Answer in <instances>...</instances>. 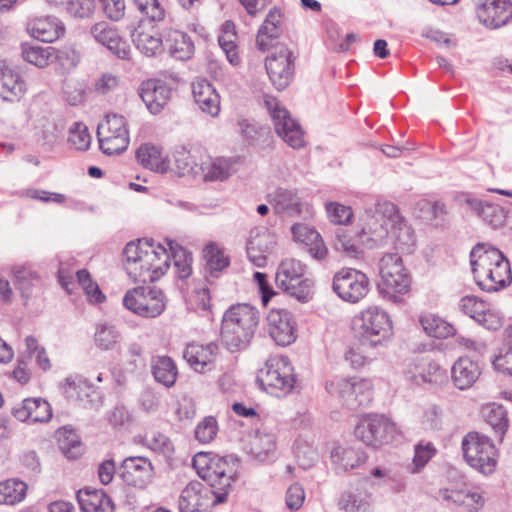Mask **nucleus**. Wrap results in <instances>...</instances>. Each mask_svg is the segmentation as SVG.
Listing matches in <instances>:
<instances>
[{
	"mask_svg": "<svg viewBox=\"0 0 512 512\" xmlns=\"http://www.w3.org/2000/svg\"><path fill=\"white\" fill-rule=\"evenodd\" d=\"M361 234L374 245L389 242L402 253H411L416 244L414 230L389 201L377 202L366 211Z\"/></svg>",
	"mask_w": 512,
	"mask_h": 512,
	"instance_id": "obj_1",
	"label": "nucleus"
},
{
	"mask_svg": "<svg viewBox=\"0 0 512 512\" xmlns=\"http://www.w3.org/2000/svg\"><path fill=\"white\" fill-rule=\"evenodd\" d=\"M124 268L134 282H154L170 267L168 249L154 240H138L126 244L123 250Z\"/></svg>",
	"mask_w": 512,
	"mask_h": 512,
	"instance_id": "obj_2",
	"label": "nucleus"
},
{
	"mask_svg": "<svg viewBox=\"0 0 512 512\" xmlns=\"http://www.w3.org/2000/svg\"><path fill=\"white\" fill-rule=\"evenodd\" d=\"M470 264L477 285L484 291L496 292L512 281L510 263L495 247L477 244L470 253Z\"/></svg>",
	"mask_w": 512,
	"mask_h": 512,
	"instance_id": "obj_3",
	"label": "nucleus"
},
{
	"mask_svg": "<svg viewBox=\"0 0 512 512\" xmlns=\"http://www.w3.org/2000/svg\"><path fill=\"white\" fill-rule=\"evenodd\" d=\"M259 320V311L250 304L238 303L230 306L221 321L222 344L230 352L246 349L255 335Z\"/></svg>",
	"mask_w": 512,
	"mask_h": 512,
	"instance_id": "obj_4",
	"label": "nucleus"
},
{
	"mask_svg": "<svg viewBox=\"0 0 512 512\" xmlns=\"http://www.w3.org/2000/svg\"><path fill=\"white\" fill-rule=\"evenodd\" d=\"M353 329L359 340L371 347L382 345L393 336L390 315L378 306H370L355 316Z\"/></svg>",
	"mask_w": 512,
	"mask_h": 512,
	"instance_id": "obj_5",
	"label": "nucleus"
},
{
	"mask_svg": "<svg viewBox=\"0 0 512 512\" xmlns=\"http://www.w3.org/2000/svg\"><path fill=\"white\" fill-rule=\"evenodd\" d=\"M378 290L383 298L394 303L410 290L411 277L397 253H387L379 261Z\"/></svg>",
	"mask_w": 512,
	"mask_h": 512,
	"instance_id": "obj_6",
	"label": "nucleus"
},
{
	"mask_svg": "<svg viewBox=\"0 0 512 512\" xmlns=\"http://www.w3.org/2000/svg\"><path fill=\"white\" fill-rule=\"evenodd\" d=\"M306 269V265L297 259L282 260L275 274L277 287L300 302L309 301L312 298L314 282L306 277Z\"/></svg>",
	"mask_w": 512,
	"mask_h": 512,
	"instance_id": "obj_7",
	"label": "nucleus"
},
{
	"mask_svg": "<svg viewBox=\"0 0 512 512\" xmlns=\"http://www.w3.org/2000/svg\"><path fill=\"white\" fill-rule=\"evenodd\" d=\"M465 461L484 475L492 474L498 463V453L493 442L485 435L470 432L462 440Z\"/></svg>",
	"mask_w": 512,
	"mask_h": 512,
	"instance_id": "obj_8",
	"label": "nucleus"
},
{
	"mask_svg": "<svg viewBox=\"0 0 512 512\" xmlns=\"http://www.w3.org/2000/svg\"><path fill=\"white\" fill-rule=\"evenodd\" d=\"M257 381L268 393L277 397L285 396L294 387L293 368L285 357L270 359L260 370Z\"/></svg>",
	"mask_w": 512,
	"mask_h": 512,
	"instance_id": "obj_9",
	"label": "nucleus"
},
{
	"mask_svg": "<svg viewBox=\"0 0 512 512\" xmlns=\"http://www.w3.org/2000/svg\"><path fill=\"white\" fill-rule=\"evenodd\" d=\"M326 390L336 397L342 405L350 409L364 406L372 400L373 386L369 379L349 378L327 382Z\"/></svg>",
	"mask_w": 512,
	"mask_h": 512,
	"instance_id": "obj_10",
	"label": "nucleus"
},
{
	"mask_svg": "<svg viewBox=\"0 0 512 512\" xmlns=\"http://www.w3.org/2000/svg\"><path fill=\"white\" fill-rule=\"evenodd\" d=\"M123 305L134 314L154 318L165 310L166 297L163 291L156 287L138 286L125 293Z\"/></svg>",
	"mask_w": 512,
	"mask_h": 512,
	"instance_id": "obj_11",
	"label": "nucleus"
},
{
	"mask_svg": "<svg viewBox=\"0 0 512 512\" xmlns=\"http://www.w3.org/2000/svg\"><path fill=\"white\" fill-rule=\"evenodd\" d=\"M296 55L286 44L278 43L266 57L265 68L273 86L281 91L292 82Z\"/></svg>",
	"mask_w": 512,
	"mask_h": 512,
	"instance_id": "obj_12",
	"label": "nucleus"
},
{
	"mask_svg": "<svg viewBox=\"0 0 512 512\" xmlns=\"http://www.w3.org/2000/svg\"><path fill=\"white\" fill-rule=\"evenodd\" d=\"M99 147L106 155L119 154L129 144V131L124 116L108 114L97 127Z\"/></svg>",
	"mask_w": 512,
	"mask_h": 512,
	"instance_id": "obj_13",
	"label": "nucleus"
},
{
	"mask_svg": "<svg viewBox=\"0 0 512 512\" xmlns=\"http://www.w3.org/2000/svg\"><path fill=\"white\" fill-rule=\"evenodd\" d=\"M395 424L383 415L368 414L360 418L354 434L365 445L379 448L389 443L395 435Z\"/></svg>",
	"mask_w": 512,
	"mask_h": 512,
	"instance_id": "obj_14",
	"label": "nucleus"
},
{
	"mask_svg": "<svg viewBox=\"0 0 512 512\" xmlns=\"http://www.w3.org/2000/svg\"><path fill=\"white\" fill-rule=\"evenodd\" d=\"M265 104L278 136L293 149L302 148L305 145V139L300 124L291 117L289 111L277 99L268 98Z\"/></svg>",
	"mask_w": 512,
	"mask_h": 512,
	"instance_id": "obj_15",
	"label": "nucleus"
},
{
	"mask_svg": "<svg viewBox=\"0 0 512 512\" xmlns=\"http://www.w3.org/2000/svg\"><path fill=\"white\" fill-rule=\"evenodd\" d=\"M332 288L342 300L357 303L368 294L370 281L367 275L360 270L342 268L335 273Z\"/></svg>",
	"mask_w": 512,
	"mask_h": 512,
	"instance_id": "obj_16",
	"label": "nucleus"
},
{
	"mask_svg": "<svg viewBox=\"0 0 512 512\" xmlns=\"http://www.w3.org/2000/svg\"><path fill=\"white\" fill-rule=\"evenodd\" d=\"M266 321L269 335L278 345L287 346L296 340V321L287 309H270Z\"/></svg>",
	"mask_w": 512,
	"mask_h": 512,
	"instance_id": "obj_17",
	"label": "nucleus"
},
{
	"mask_svg": "<svg viewBox=\"0 0 512 512\" xmlns=\"http://www.w3.org/2000/svg\"><path fill=\"white\" fill-rule=\"evenodd\" d=\"M119 475L127 485L143 489L152 482L154 466L146 457L129 456L122 461Z\"/></svg>",
	"mask_w": 512,
	"mask_h": 512,
	"instance_id": "obj_18",
	"label": "nucleus"
},
{
	"mask_svg": "<svg viewBox=\"0 0 512 512\" xmlns=\"http://www.w3.org/2000/svg\"><path fill=\"white\" fill-rule=\"evenodd\" d=\"M217 492L199 481L190 482L179 497L180 512H201L209 506H215Z\"/></svg>",
	"mask_w": 512,
	"mask_h": 512,
	"instance_id": "obj_19",
	"label": "nucleus"
},
{
	"mask_svg": "<svg viewBox=\"0 0 512 512\" xmlns=\"http://www.w3.org/2000/svg\"><path fill=\"white\" fill-rule=\"evenodd\" d=\"M234 473L235 469L229 464L227 458L218 455L213 456L209 471L204 480L209 483L208 487L217 492V500L214 501V504L225 501L228 488L233 482Z\"/></svg>",
	"mask_w": 512,
	"mask_h": 512,
	"instance_id": "obj_20",
	"label": "nucleus"
},
{
	"mask_svg": "<svg viewBox=\"0 0 512 512\" xmlns=\"http://www.w3.org/2000/svg\"><path fill=\"white\" fill-rule=\"evenodd\" d=\"M479 21L490 29H498L512 19V3L509 0H485L477 8Z\"/></svg>",
	"mask_w": 512,
	"mask_h": 512,
	"instance_id": "obj_21",
	"label": "nucleus"
},
{
	"mask_svg": "<svg viewBox=\"0 0 512 512\" xmlns=\"http://www.w3.org/2000/svg\"><path fill=\"white\" fill-rule=\"evenodd\" d=\"M276 243V236L267 229L252 231L246 245L248 259L255 266L264 267Z\"/></svg>",
	"mask_w": 512,
	"mask_h": 512,
	"instance_id": "obj_22",
	"label": "nucleus"
},
{
	"mask_svg": "<svg viewBox=\"0 0 512 512\" xmlns=\"http://www.w3.org/2000/svg\"><path fill=\"white\" fill-rule=\"evenodd\" d=\"M91 35L98 43L106 46L118 58H129L130 47L128 43L120 37L116 29L109 26L106 22H99L93 25Z\"/></svg>",
	"mask_w": 512,
	"mask_h": 512,
	"instance_id": "obj_23",
	"label": "nucleus"
},
{
	"mask_svg": "<svg viewBox=\"0 0 512 512\" xmlns=\"http://www.w3.org/2000/svg\"><path fill=\"white\" fill-rule=\"evenodd\" d=\"M140 96L148 110L157 114L170 100L171 88L161 80L149 79L142 83Z\"/></svg>",
	"mask_w": 512,
	"mask_h": 512,
	"instance_id": "obj_24",
	"label": "nucleus"
},
{
	"mask_svg": "<svg viewBox=\"0 0 512 512\" xmlns=\"http://www.w3.org/2000/svg\"><path fill=\"white\" fill-rule=\"evenodd\" d=\"M291 232L293 239L303 244L314 259L323 260L326 258L328 249L321 235L314 228L298 223L291 227Z\"/></svg>",
	"mask_w": 512,
	"mask_h": 512,
	"instance_id": "obj_25",
	"label": "nucleus"
},
{
	"mask_svg": "<svg viewBox=\"0 0 512 512\" xmlns=\"http://www.w3.org/2000/svg\"><path fill=\"white\" fill-rule=\"evenodd\" d=\"M192 93L199 109L215 117L220 112V97L215 88L205 79H197L192 83Z\"/></svg>",
	"mask_w": 512,
	"mask_h": 512,
	"instance_id": "obj_26",
	"label": "nucleus"
},
{
	"mask_svg": "<svg viewBox=\"0 0 512 512\" xmlns=\"http://www.w3.org/2000/svg\"><path fill=\"white\" fill-rule=\"evenodd\" d=\"M13 415L22 422H48L52 417V408L44 399L28 398L14 408Z\"/></svg>",
	"mask_w": 512,
	"mask_h": 512,
	"instance_id": "obj_27",
	"label": "nucleus"
},
{
	"mask_svg": "<svg viewBox=\"0 0 512 512\" xmlns=\"http://www.w3.org/2000/svg\"><path fill=\"white\" fill-rule=\"evenodd\" d=\"M26 86L18 72L0 61V98L14 102L25 94Z\"/></svg>",
	"mask_w": 512,
	"mask_h": 512,
	"instance_id": "obj_28",
	"label": "nucleus"
},
{
	"mask_svg": "<svg viewBox=\"0 0 512 512\" xmlns=\"http://www.w3.org/2000/svg\"><path fill=\"white\" fill-rule=\"evenodd\" d=\"M28 32L33 38L42 42H53L64 34L63 24L54 17H37L29 21Z\"/></svg>",
	"mask_w": 512,
	"mask_h": 512,
	"instance_id": "obj_29",
	"label": "nucleus"
},
{
	"mask_svg": "<svg viewBox=\"0 0 512 512\" xmlns=\"http://www.w3.org/2000/svg\"><path fill=\"white\" fill-rule=\"evenodd\" d=\"M481 375L478 362L468 357H460L451 368V378L460 390H466L474 385Z\"/></svg>",
	"mask_w": 512,
	"mask_h": 512,
	"instance_id": "obj_30",
	"label": "nucleus"
},
{
	"mask_svg": "<svg viewBox=\"0 0 512 512\" xmlns=\"http://www.w3.org/2000/svg\"><path fill=\"white\" fill-rule=\"evenodd\" d=\"M218 347L216 344H190L184 351L187 363L196 371L203 373L211 369Z\"/></svg>",
	"mask_w": 512,
	"mask_h": 512,
	"instance_id": "obj_31",
	"label": "nucleus"
},
{
	"mask_svg": "<svg viewBox=\"0 0 512 512\" xmlns=\"http://www.w3.org/2000/svg\"><path fill=\"white\" fill-rule=\"evenodd\" d=\"M164 44L163 48H167L169 54L177 60H188L194 53V44L186 33L175 30L167 29L164 31Z\"/></svg>",
	"mask_w": 512,
	"mask_h": 512,
	"instance_id": "obj_32",
	"label": "nucleus"
},
{
	"mask_svg": "<svg viewBox=\"0 0 512 512\" xmlns=\"http://www.w3.org/2000/svg\"><path fill=\"white\" fill-rule=\"evenodd\" d=\"M268 201L276 213L290 216L301 213V201L294 189L278 188L268 195Z\"/></svg>",
	"mask_w": 512,
	"mask_h": 512,
	"instance_id": "obj_33",
	"label": "nucleus"
},
{
	"mask_svg": "<svg viewBox=\"0 0 512 512\" xmlns=\"http://www.w3.org/2000/svg\"><path fill=\"white\" fill-rule=\"evenodd\" d=\"M137 161L145 168L158 173H166L169 169V160L163 150L153 144H142L136 151Z\"/></svg>",
	"mask_w": 512,
	"mask_h": 512,
	"instance_id": "obj_34",
	"label": "nucleus"
},
{
	"mask_svg": "<svg viewBox=\"0 0 512 512\" xmlns=\"http://www.w3.org/2000/svg\"><path fill=\"white\" fill-rule=\"evenodd\" d=\"M77 498L80 508L83 512L114 511V504L111 498L103 490H80L78 492Z\"/></svg>",
	"mask_w": 512,
	"mask_h": 512,
	"instance_id": "obj_35",
	"label": "nucleus"
},
{
	"mask_svg": "<svg viewBox=\"0 0 512 512\" xmlns=\"http://www.w3.org/2000/svg\"><path fill=\"white\" fill-rule=\"evenodd\" d=\"M136 48L147 57H154L163 51L164 37L153 28H137L132 34Z\"/></svg>",
	"mask_w": 512,
	"mask_h": 512,
	"instance_id": "obj_36",
	"label": "nucleus"
},
{
	"mask_svg": "<svg viewBox=\"0 0 512 512\" xmlns=\"http://www.w3.org/2000/svg\"><path fill=\"white\" fill-rule=\"evenodd\" d=\"M338 505L345 512H373V496L366 489L356 488L344 492Z\"/></svg>",
	"mask_w": 512,
	"mask_h": 512,
	"instance_id": "obj_37",
	"label": "nucleus"
},
{
	"mask_svg": "<svg viewBox=\"0 0 512 512\" xmlns=\"http://www.w3.org/2000/svg\"><path fill=\"white\" fill-rule=\"evenodd\" d=\"M331 459L337 470L346 472L362 465L367 456L361 449L339 446L332 450Z\"/></svg>",
	"mask_w": 512,
	"mask_h": 512,
	"instance_id": "obj_38",
	"label": "nucleus"
},
{
	"mask_svg": "<svg viewBox=\"0 0 512 512\" xmlns=\"http://www.w3.org/2000/svg\"><path fill=\"white\" fill-rule=\"evenodd\" d=\"M275 451L276 436L274 433L258 430L250 440L249 452L260 462L270 460Z\"/></svg>",
	"mask_w": 512,
	"mask_h": 512,
	"instance_id": "obj_39",
	"label": "nucleus"
},
{
	"mask_svg": "<svg viewBox=\"0 0 512 512\" xmlns=\"http://www.w3.org/2000/svg\"><path fill=\"white\" fill-rule=\"evenodd\" d=\"M232 160L226 158H207L201 161V174L205 182L224 181L231 175Z\"/></svg>",
	"mask_w": 512,
	"mask_h": 512,
	"instance_id": "obj_40",
	"label": "nucleus"
},
{
	"mask_svg": "<svg viewBox=\"0 0 512 512\" xmlns=\"http://www.w3.org/2000/svg\"><path fill=\"white\" fill-rule=\"evenodd\" d=\"M471 206L483 221L492 228L497 229L504 225L506 212L499 205L474 200L471 202Z\"/></svg>",
	"mask_w": 512,
	"mask_h": 512,
	"instance_id": "obj_41",
	"label": "nucleus"
},
{
	"mask_svg": "<svg viewBox=\"0 0 512 512\" xmlns=\"http://www.w3.org/2000/svg\"><path fill=\"white\" fill-rule=\"evenodd\" d=\"M419 322L428 336L435 338H447L454 335V327L443 318L432 314L425 313L420 316Z\"/></svg>",
	"mask_w": 512,
	"mask_h": 512,
	"instance_id": "obj_42",
	"label": "nucleus"
},
{
	"mask_svg": "<svg viewBox=\"0 0 512 512\" xmlns=\"http://www.w3.org/2000/svg\"><path fill=\"white\" fill-rule=\"evenodd\" d=\"M237 34L235 25L231 21H226L221 27V33L218 38L221 49L226 54L227 60L234 66L240 63V57L237 52Z\"/></svg>",
	"mask_w": 512,
	"mask_h": 512,
	"instance_id": "obj_43",
	"label": "nucleus"
},
{
	"mask_svg": "<svg viewBox=\"0 0 512 512\" xmlns=\"http://www.w3.org/2000/svg\"><path fill=\"white\" fill-rule=\"evenodd\" d=\"M152 373L155 380L163 384L165 387H171L175 384L177 368L170 357H156L152 362Z\"/></svg>",
	"mask_w": 512,
	"mask_h": 512,
	"instance_id": "obj_44",
	"label": "nucleus"
},
{
	"mask_svg": "<svg viewBox=\"0 0 512 512\" xmlns=\"http://www.w3.org/2000/svg\"><path fill=\"white\" fill-rule=\"evenodd\" d=\"M170 258H173L174 267L179 278L186 279L191 275L192 255L173 240H166Z\"/></svg>",
	"mask_w": 512,
	"mask_h": 512,
	"instance_id": "obj_45",
	"label": "nucleus"
},
{
	"mask_svg": "<svg viewBox=\"0 0 512 512\" xmlns=\"http://www.w3.org/2000/svg\"><path fill=\"white\" fill-rule=\"evenodd\" d=\"M27 492V485L17 479L0 482V504L15 505L21 502Z\"/></svg>",
	"mask_w": 512,
	"mask_h": 512,
	"instance_id": "obj_46",
	"label": "nucleus"
},
{
	"mask_svg": "<svg viewBox=\"0 0 512 512\" xmlns=\"http://www.w3.org/2000/svg\"><path fill=\"white\" fill-rule=\"evenodd\" d=\"M62 389L68 398L81 402L84 401V397L94 394L90 382L81 376L67 377L62 383Z\"/></svg>",
	"mask_w": 512,
	"mask_h": 512,
	"instance_id": "obj_47",
	"label": "nucleus"
},
{
	"mask_svg": "<svg viewBox=\"0 0 512 512\" xmlns=\"http://www.w3.org/2000/svg\"><path fill=\"white\" fill-rule=\"evenodd\" d=\"M21 50L23 59L39 68L48 66L55 54L54 47L33 46L29 44H23Z\"/></svg>",
	"mask_w": 512,
	"mask_h": 512,
	"instance_id": "obj_48",
	"label": "nucleus"
},
{
	"mask_svg": "<svg viewBox=\"0 0 512 512\" xmlns=\"http://www.w3.org/2000/svg\"><path fill=\"white\" fill-rule=\"evenodd\" d=\"M175 164L180 176L197 178L201 174V162H197V156L184 148L174 154Z\"/></svg>",
	"mask_w": 512,
	"mask_h": 512,
	"instance_id": "obj_49",
	"label": "nucleus"
},
{
	"mask_svg": "<svg viewBox=\"0 0 512 512\" xmlns=\"http://www.w3.org/2000/svg\"><path fill=\"white\" fill-rule=\"evenodd\" d=\"M483 416L486 422L494 429L502 439L508 428L507 412L501 405L490 404L483 408Z\"/></svg>",
	"mask_w": 512,
	"mask_h": 512,
	"instance_id": "obj_50",
	"label": "nucleus"
},
{
	"mask_svg": "<svg viewBox=\"0 0 512 512\" xmlns=\"http://www.w3.org/2000/svg\"><path fill=\"white\" fill-rule=\"evenodd\" d=\"M203 257L206 262V269L210 272H218L227 268L230 261L224 250L214 242L208 243L203 249Z\"/></svg>",
	"mask_w": 512,
	"mask_h": 512,
	"instance_id": "obj_51",
	"label": "nucleus"
},
{
	"mask_svg": "<svg viewBox=\"0 0 512 512\" xmlns=\"http://www.w3.org/2000/svg\"><path fill=\"white\" fill-rule=\"evenodd\" d=\"M121 339V333L115 326L103 323L96 327L94 334L95 344L101 350H112Z\"/></svg>",
	"mask_w": 512,
	"mask_h": 512,
	"instance_id": "obj_52",
	"label": "nucleus"
},
{
	"mask_svg": "<svg viewBox=\"0 0 512 512\" xmlns=\"http://www.w3.org/2000/svg\"><path fill=\"white\" fill-rule=\"evenodd\" d=\"M505 335V343L493 359V365L499 372L512 375V325L506 328Z\"/></svg>",
	"mask_w": 512,
	"mask_h": 512,
	"instance_id": "obj_53",
	"label": "nucleus"
},
{
	"mask_svg": "<svg viewBox=\"0 0 512 512\" xmlns=\"http://www.w3.org/2000/svg\"><path fill=\"white\" fill-rule=\"evenodd\" d=\"M356 238H362V235L353 236L348 230L340 228L336 232L334 246L336 250L344 253L346 256L358 258L361 250Z\"/></svg>",
	"mask_w": 512,
	"mask_h": 512,
	"instance_id": "obj_54",
	"label": "nucleus"
},
{
	"mask_svg": "<svg viewBox=\"0 0 512 512\" xmlns=\"http://www.w3.org/2000/svg\"><path fill=\"white\" fill-rule=\"evenodd\" d=\"M58 445L69 459H75L81 454V442L77 434L70 429L63 428L58 431Z\"/></svg>",
	"mask_w": 512,
	"mask_h": 512,
	"instance_id": "obj_55",
	"label": "nucleus"
},
{
	"mask_svg": "<svg viewBox=\"0 0 512 512\" xmlns=\"http://www.w3.org/2000/svg\"><path fill=\"white\" fill-rule=\"evenodd\" d=\"M143 444L149 449L167 456L174 450L173 443L166 435L153 430L145 433Z\"/></svg>",
	"mask_w": 512,
	"mask_h": 512,
	"instance_id": "obj_56",
	"label": "nucleus"
},
{
	"mask_svg": "<svg viewBox=\"0 0 512 512\" xmlns=\"http://www.w3.org/2000/svg\"><path fill=\"white\" fill-rule=\"evenodd\" d=\"M447 380L446 370L437 362L424 358L419 384H442Z\"/></svg>",
	"mask_w": 512,
	"mask_h": 512,
	"instance_id": "obj_57",
	"label": "nucleus"
},
{
	"mask_svg": "<svg viewBox=\"0 0 512 512\" xmlns=\"http://www.w3.org/2000/svg\"><path fill=\"white\" fill-rule=\"evenodd\" d=\"M76 275L78 283L83 288L90 302L100 303L105 299V296L99 289L98 284L92 280L91 275L87 270H78Z\"/></svg>",
	"mask_w": 512,
	"mask_h": 512,
	"instance_id": "obj_58",
	"label": "nucleus"
},
{
	"mask_svg": "<svg viewBox=\"0 0 512 512\" xmlns=\"http://www.w3.org/2000/svg\"><path fill=\"white\" fill-rule=\"evenodd\" d=\"M68 143L76 150H87L91 144V135L82 123H74L69 129Z\"/></svg>",
	"mask_w": 512,
	"mask_h": 512,
	"instance_id": "obj_59",
	"label": "nucleus"
},
{
	"mask_svg": "<svg viewBox=\"0 0 512 512\" xmlns=\"http://www.w3.org/2000/svg\"><path fill=\"white\" fill-rule=\"evenodd\" d=\"M56 59L62 66L63 70L70 71L74 69L81 60V54L75 46H65L61 49H55L53 60Z\"/></svg>",
	"mask_w": 512,
	"mask_h": 512,
	"instance_id": "obj_60",
	"label": "nucleus"
},
{
	"mask_svg": "<svg viewBox=\"0 0 512 512\" xmlns=\"http://www.w3.org/2000/svg\"><path fill=\"white\" fill-rule=\"evenodd\" d=\"M284 16L280 9L274 7L267 14L260 29L263 32L270 33V36L279 37L283 32Z\"/></svg>",
	"mask_w": 512,
	"mask_h": 512,
	"instance_id": "obj_61",
	"label": "nucleus"
},
{
	"mask_svg": "<svg viewBox=\"0 0 512 512\" xmlns=\"http://www.w3.org/2000/svg\"><path fill=\"white\" fill-rule=\"evenodd\" d=\"M326 212L330 221L334 224L345 225L352 219L353 213L349 206L337 202L326 204Z\"/></svg>",
	"mask_w": 512,
	"mask_h": 512,
	"instance_id": "obj_62",
	"label": "nucleus"
},
{
	"mask_svg": "<svg viewBox=\"0 0 512 512\" xmlns=\"http://www.w3.org/2000/svg\"><path fill=\"white\" fill-rule=\"evenodd\" d=\"M436 449L434 445L430 442L428 443H419L415 446V454L412 461V469L413 473L419 472L434 456Z\"/></svg>",
	"mask_w": 512,
	"mask_h": 512,
	"instance_id": "obj_63",
	"label": "nucleus"
},
{
	"mask_svg": "<svg viewBox=\"0 0 512 512\" xmlns=\"http://www.w3.org/2000/svg\"><path fill=\"white\" fill-rule=\"evenodd\" d=\"M218 431L216 419L212 416L204 418L196 427L195 437L201 443L211 442Z\"/></svg>",
	"mask_w": 512,
	"mask_h": 512,
	"instance_id": "obj_64",
	"label": "nucleus"
}]
</instances>
